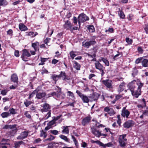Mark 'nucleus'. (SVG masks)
<instances>
[{"mask_svg": "<svg viewBox=\"0 0 148 148\" xmlns=\"http://www.w3.org/2000/svg\"><path fill=\"white\" fill-rule=\"evenodd\" d=\"M126 135H122L119 136V141L121 147H124L127 143V139L126 138Z\"/></svg>", "mask_w": 148, "mask_h": 148, "instance_id": "obj_1", "label": "nucleus"}, {"mask_svg": "<svg viewBox=\"0 0 148 148\" xmlns=\"http://www.w3.org/2000/svg\"><path fill=\"white\" fill-rule=\"evenodd\" d=\"M39 42L37 41L32 43L31 46L34 49V51H30V52L31 55H34L36 54V52L37 50H39Z\"/></svg>", "mask_w": 148, "mask_h": 148, "instance_id": "obj_2", "label": "nucleus"}, {"mask_svg": "<svg viewBox=\"0 0 148 148\" xmlns=\"http://www.w3.org/2000/svg\"><path fill=\"white\" fill-rule=\"evenodd\" d=\"M95 66L96 69L99 70L101 72V75L102 76L105 74L104 71L105 70V67L101 64L99 61H96L95 63Z\"/></svg>", "mask_w": 148, "mask_h": 148, "instance_id": "obj_3", "label": "nucleus"}, {"mask_svg": "<svg viewBox=\"0 0 148 148\" xmlns=\"http://www.w3.org/2000/svg\"><path fill=\"white\" fill-rule=\"evenodd\" d=\"M78 23L80 26L81 22H84L89 20V18L84 13L79 14L78 17Z\"/></svg>", "mask_w": 148, "mask_h": 148, "instance_id": "obj_4", "label": "nucleus"}, {"mask_svg": "<svg viewBox=\"0 0 148 148\" xmlns=\"http://www.w3.org/2000/svg\"><path fill=\"white\" fill-rule=\"evenodd\" d=\"M76 93L81 98L83 102L85 103H88L89 101V99L88 97L86 95L82 94L80 91L77 90Z\"/></svg>", "mask_w": 148, "mask_h": 148, "instance_id": "obj_5", "label": "nucleus"}, {"mask_svg": "<svg viewBox=\"0 0 148 148\" xmlns=\"http://www.w3.org/2000/svg\"><path fill=\"white\" fill-rule=\"evenodd\" d=\"M22 55L21 58L23 61H26L27 60V57H29L31 56V54L27 50L24 49L23 50Z\"/></svg>", "mask_w": 148, "mask_h": 148, "instance_id": "obj_6", "label": "nucleus"}, {"mask_svg": "<svg viewBox=\"0 0 148 148\" xmlns=\"http://www.w3.org/2000/svg\"><path fill=\"white\" fill-rule=\"evenodd\" d=\"M130 114V112L126 109V107H123L121 111V116L124 118L128 119Z\"/></svg>", "mask_w": 148, "mask_h": 148, "instance_id": "obj_7", "label": "nucleus"}, {"mask_svg": "<svg viewBox=\"0 0 148 148\" xmlns=\"http://www.w3.org/2000/svg\"><path fill=\"white\" fill-rule=\"evenodd\" d=\"M91 119L92 117L90 116L85 117L82 120V124L84 126L87 125L90 122Z\"/></svg>", "mask_w": 148, "mask_h": 148, "instance_id": "obj_8", "label": "nucleus"}, {"mask_svg": "<svg viewBox=\"0 0 148 148\" xmlns=\"http://www.w3.org/2000/svg\"><path fill=\"white\" fill-rule=\"evenodd\" d=\"M104 111L107 112L110 116H112L116 114V112L112 108H110L109 107L107 106L104 109Z\"/></svg>", "mask_w": 148, "mask_h": 148, "instance_id": "obj_9", "label": "nucleus"}, {"mask_svg": "<svg viewBox=\"0 0 148 148\" xmlns=\"http://www.w3.org/2000/svg\"><path fill=\"white\" fill-rule=\"evenodd\" d=\"M91 129L92 133L95 136L98 138L101 136V132L98 130L96 127H93Z\"/></svg>", "mask_w": 148, "mask_h": 148, "instance_id": "obj_10", "label": "nucleus"}, {"mask_svg": "<svg viewBox=\"0 0 148 148\" xmlns=\"http://www.w3.org/2000/svg\"><path fill=\"white\" fill-rule=\"evenodd\" d=\"M134 122L133 121L128 120L125 122L123 125L125 128H129L134 126Z\"/></svg>", "mask_w": 148, "mask_h": 148, "instance_id": "obj_11", "label": "nucleus"}, {"mask_svg": "<svg viewBox=\"0 0 148 148\" xmlns=\"http://www.w3.org/2000/svg\"><path fill=\"white\" fill-rule=\"evenodd\" d=\"M103 84L108 88L109 89L113 88L112 81L110 79H106L102 81Z\"/></svg>", "mask_w": 148, "mask_h": 148, "instance_id": "obj_12", "label": "nucleus"}, {"mask_svg": "<svg viewBox=\"0 0 148 148\" xmlns=\"http://www.w3.org/2000/svg\"><path fill=\"white\" fill-rule=\"evenodd\" d=\"M29 134L28 131H24L21 132L20 134L17 137V139L18 140H23L26 138Z\"/></svg>", "mask_w": 148, "mask_h": 148, "instance_id": "obj_13", "label": "nucleus"}, {"mask_svg": "<svg viewBox=\"0 0 148 148\" xmlns=\"http://www.w3.org/2000/svg\"><path fill=\"white\" fill-rule=\"evenodd\" d=\"M41 106L42 107V108L41 109L40 111L42 112L49 111L50 108L49 104L46 103H44Z\"/></svg>", "mask_w": 148, "mask_h": 148, "instance_id": "obj_14", "label": "nucleus"}, {"mask_svg": "<svg viewBox=\"0 0 148 148\" xmlns=\"http://www.w3.org/2000/svg\"><path fill=\"white\" fill-rule=\"evenodd\" d=\"M36 98L38 99H41L45 97L46 95V93L44 92H41L37 89L36 91Z\"/></svg>", "mask_w": 148, "mask_h": 148, "instance_id": "obj_15", "label": "nucleus"}, {"mask_svg": "<svg viewBox=\"0 0 148 148\" xmlns=\"http://www.w3.org/2000/svg\"><path fill=\"white\" fill-rule=\"evenodd\" d=\"M16 126L17 125L16 124L12 125H6L3 127V128L4 129H7L10 128L11 129H12L13 130L15 131L16 132L17 130Z\"/></svg>", "mask_w": 148, "mask_h": 148, "instance_id": "obj_16", "label": "nucleus"}, {"mask_svg": "<svg viewBox=\"0 0 148 148\" xmlns=\"http://www.w3.org/2000/svg\"><path fill=\"white\" fill-rule=\"evenodd\" d=\"M63 27L64 28L66 29V30H70L71 29L72 25L71 24L69 20H67L65 22V23L63 25Z\"/></svg>", "mask_w": 148, "mask_h": 148, "instance_id": "obj_17", "label": "nucleus"}, {"mask_svg": "<svg viewBox=\"0 0 148 148\" xmlns=\"http://www.w3.org/2000/svg\"><path fill=\"white\" fill-rule=\"evenodd\" d=\"M135 82L136 80H134L131 82L128 85V88L130 90L131 92L134 90V89L135 88Z\"/></svg>", "mask_w": 148, "mask_h": 148, "instance_id": "obj_18", "label": "nucleus"}, {"mask_svg": "<svg viewBox=\"0 0 148 148\" xmlns=\"http://www.w3.org/2000/svg\"><path fill=\"white\" fill-rule=\"evenodd\" d=\"M59 78H61L63 80L67 81L70 79V78L66 77V73L63 71L61 72L60 74L59 75Z\"/></svg>", "mask_w": 148, "mask_h": 148, "instance_id": "obj_19", "label": "nucleus"}, {"mask_svg": "<svg viewBox=\"0 0 148 148\" xmlns=\"http://www.w3.org/2000/svg\"><path fill=\"white\" fill-rule=\"evenodd\" d=\"M125 85V84L124 82H123L119 84L117 89V91L119 93L121 92L124 90Z\"/></svg>", "mask_w": 148, "mask_h": 148, "instance_id": "obj_20", "label": "nucleus"}, {"mask_svg": "<svg viewBox=\"0 0 148 148\" xmlns=\"http://www.w3.org/2000/svg\"><path fill=\"white\" fill-rule=\"evenodd\" d=\"M55 121L53 120L49 121L47 124V126L45 128V130L47 131L52 127V126L55 124Z\"/></svg>", "mask_w": 148, "mask_h": 148, "instance_id": "obj_21", "label": "nucleus"}, {"mask_svg": "<svg viewBox=\"0 0 148 148\" xmlns=\"http://www.w3.org/2000/svg\"><path fill=\"white\" fill-rule=\"evenodd\" d=\"M132 95L136 98H137L138 96L141 95V90L137 89L135 91H134L131 92Z\"/></svg>", "mask_w": 148, "mask_h": 148, "instance_id": "obj_22", "label": "nucleus"}, {"mask_svg": "<svg viewBox=\"0 0 148 148\" xmlns=\"http://www.w3.org/2000/svg\"><path fill=\"white\" fill-rule=\"evenodd\" d=\"M11 80L14 82L18 83V79L17 75L15 73L12 75L11 77Z\"/></svg>", "mask_w": 148, "mask_h": 148, "instance_id": "obj_23", "label": "nucleus"}, {"mask_svg": "<svg viewBox=\"0 0 148 148\" xmlns=\"http://www.w3.org/2000/svg\"><path fill=\"white\" fill-rule=\"evenodd\" d=\"M19 28L21 31H25L28 30V28L23 23H20L19 25Z\"/></svg>", "mask_w": 148, "mask_h": 148, "instance_id": "obj_24", "label": "nucleus"}, {"mask_svg": "<svg viewBox=\"0 0 148 148\" xmlns=\"http://www.w3.org/2000/svg\"><path fill=\"white\" fill-rule=\"evenodd\" d=\"M73 67L77 70H79L81 67L80 64L75 61H73Z\"/></svg>", "mask_w": 148, "mask_h": 148, "instance_id": "obj_25", "label": "nucleus"}, {"mask_svg": "<svg viewBox=\"0 0 148 148\" xmlns=\"http://www.w3.org/2000/svg\"><path fill=\"white\" fill-rule=\"evenodd\" d=\"M26 35L27 36H31V37L33 38L36 36L38 34V33L37 32L34 33L33 32H26Z\"/></svg>", "mask_w": 148, "mask_h": 148, "instance_id": "obj_26", "label": "nucleus"}, {"mask_svg": "<svg viewBox=\"0 0 148 148\" xmlns=\"http://www.w3.org/2000/svg\"><path fill=\"white\" fill-rule=\"evenodd\" d=\"M14 148H19L20 145L21 144L25 145V143L22 141H20L15 142L14 143Z\"/></svg>", "mask_w": 148, "mask_h": 148, "instance_id": "obj_27", "label": "nucleus"}, {"mask_svg": "<svg viewBox=\"0 0 148 148\" xmlns=\"http://www.w3.org/2000/svg\"><path fill=\"white\" fill-rule=\"evenodd\" d=\"M142 65L144 67H148V60L147 59H143L142 61Z\"/></svg>", "mask_w": 148, "mask_h": 148, "instance_id": "obj_28", "label": "nucleus"}, {"mask_svg": "<svg viewBox=\"0 0 148 148\" xmlns=\"http://www.w3.org/2000/svg\"><path fill=\"white\" fill-rule=\"evenodd\" d=\"M90 97L92 99V100L95 101L98 99L99 96L97 93H94L92 94Z\"/></svg>", "mask_w": 148, "mask_h": 148, "instance_id": "obj_29", "label": "nucleus"}, {"mask_svg": "<svg viewBox=\"0 0 148 148\" xmlns=\"http://www.w3.org/2000/svg\"><path fill=\"white\" fill-rule=\"evenodd\" d=\"M48 59V58H45L41 57L40 58V60L41 62L38 64V65H43L45 64V62L47 61Z\"/></svg>", "mask_w": 148, "mask_h": 148, "instance_id": "obj_30", "label": "nucleus"}, {"mask_svg": "<svg viewBox=\"0 0 148 148\" xmlns=\"http://www.w3.org/2000/svg\"><path fill=\"white\" fill-rule=\"evenodd\" d=\"M68 127L69 126H63L62 128L63 130H62V132L66 134H68L69 132V130L68 129Z\"/></svg>", "mask_w": 148, "mask_h": 148, "instance_id": "obj_31", "label": "nucleus"}, {"mask_svg": "<svg viewBox=\"0 0 148 148\" xmlns=\"http://www.w3.org/2000/svg\"><path fill=\"white\" fill-rule=\"evenodd\" d=\"M142 103H143V104H138L137 105V107L138 108H143V107H145L146 106V102L145 101V99H143L142 100Z\"/></svg>", "mask_w": 148, "mask_h": 148, "instance_id": "obj_32", "label": "nucleus"}, {"mask_svg": "<svg viewBox=\"0 0 148 148\" xmlns=\"http://www.w3.org/2000/svg\"><path fill=\"white\" fill-rule=\"evenodd\" d=\"M1 115L3 118H7L10 116V114L8 112H2Z\"/></svg>", "mask_w": 148, "mask_h": 148, "instance_id": "obj_33", "label": "nucleus"}, {"mask_svg": "<svg viewBox=\"0 0 148 148\" xmlns=\"http://www.w3.org/2000/svg\"><path fill=\"white\" fill-rule=\"evenodd\" d=\"M118 12L120 18L123 19L124 18L125 15L124 14L123 12L120 9H119V11H118Z\"/></svg>", "mask_w": 148, "mask_h": 148, "instance_id": "obj_34", "label": "nucleus"}, {"mask_svg": "<svg viewBox=\"0 0 148 148\" xmlns=\"http://www.w3.org/2000/svg\"><path fill=\"white\" fill-rule=\"evenodd\" d=\"M0 90H1V94L3 96L5 95L9 91L7 89L3 90L0 89Z\"/></svg>", "mask_w": 148, "mask_h": 148, "instance_id": "obj_35", "label": "nucleus"}, {"mask_svg": "<svg viewBox=\"0 0 148 148\" xmlns=\"http://www.w3.org/2000/svg\"><path fill=\"white\" fill-rule=\"evenodd\" d=\"M71 138L73 139L75 145L76 147L78 148V142L76 140L75 137L74 136L72 135H71Z\"/></svg>", "mask_w": 148, "mask_h": 148, "instance_id": "obj_36", "label": "nucleus"}, {"mask_svg": "<svg viewBox=\"0 0 148 148\" xmlns=\"http://www.w3.org/2000/svg\"><path fill=\"white\" fill-rule=\"evenodd\" d=\"M101 60H102V61L105 63L106 65L107 66H109V62L106 58L101 57Z\"/></svg>", "mask_w": 148, "mask_h": 148, "instance_id": "obj_37", "label": "nucleus"}, {"mask_svg": "<svg viewBox=\"0 0 148 148\" xmlns=\"http://www.w3.org/2000/svg\"><path fill=\"white\" fill-rule=\"evenodd\" d=\"M137 84L138 86L137 89L141 90L142 87L143 86L144 84L141 83L140 81H139L137 83Z\"/></svg>", "mask_w": 148, "mask_h": 148, "instance_id": "obj_38", "label": "nucleus"}, {"mask_svg": "<svg viewBox=\"0 0 148 148\" xmlns=\"http://www.w3.org/2000/svg\"><path fill=\"white\" fill-rule=\"evenodd\" d=\"M40 136L41 137H43L44 138H45L47 136V134L45 132L42 130L40 131Z\"/></svg>", "mask_w": 148, "mask_h": 148, "instance_id": "obj_39", "label": "nucleus"}, {"mask_svg": "<svg viewBox=\"0 0 148 148\" xmlns=\"http://www.w3.org/2000/svg\"><path fill=\"white\" fill-rule=\"evenodd\" d=\"M88 28L90 32H93L95 31V28L93 25H90L88 26Z\"/></svg>", "mask_w": 148, "mask_h": 148, "instance_id": "obj_40", "label": "nucleus"}, {"mask_svg": "<svg viewBox=\"0 0 148 148\" xmlns=\"http://www.w3.org/2000/svg\"><path fill=\"white\" fill-rule=\"evenodd\" d=\"M51 78L54 81H56L59 79V76L55 74H53L51 76Z\"/></svg>", "mask_w": 148, "mask_h": 148, "instance_id": "obj_41", "label": "nucleus"}, {"mask_svg": "<svg viewBox=\"0 0 148 148\" xmlns=\"http://www.w3.org/2000/svg\"><path fill=\"white\" fill-rule=\"evenodd\" d=\"M9 111L10 115V114L14 115L16 114L15 110L13 108H10L9 110Z\"/></svg>", "mask_w": 148, "mask_h": 148, "instance_id": "obj_42", "label": "nucleus"}, {"mask_svg": "<svg viewBox=\"0 0 148 148\" xmlns=\"http://www.w3.org/2000/svg\"><path fill=\"white\" fill-rule=\"evenodd\" d=\"M75 52L73 51H71L70 52V55L72 59H73L76 56L75 54Z\"/></svg>", "mask_w": 148, "mask_h": 148, "instance_id": "obj_43", "label": "nucleus"}, {"mask_svg": "<svg viewBox=\"0 0 148 148\" xmlns=\"http://www.w3.org/2000/svg\"><path fill=\"white\" fill-rule=\"evenodd\" d=\"M138 73V71L136 68H134L133 69L132 73V76L134 77Z\"/></svg>", "mask_w": 148, "mask_h": 148, "instance_id": "obj_44", "label": "nucleus"}, {"mask_svg": "<svg viewBox=\"0 0 148 148\" xmlns=\"http://www.w3.org/2000/svg\"><path fill=\"white\" fill-rule=\"evenodd\" d=\"M82 43L83 46L87 48H88L90 46V45H89V43L88 41H86L85 42H83Z\"/></svg>", "mask_w": 148, "mask_h": 148, "instance_id": "obj_45", "label": "nucleus"}, {"mask_svg": "<svg viewBox=\"0 0 148 148\" xmlns=\"http://www.w3.org/2000/svg\"><path fill=\"white\" fill-rule=\"evenodd\" d=\"M60 137L66 142H69V139L66 136L62 135H61L60 136Z\"/></svg>", "mask_w": 148, "mask_h": 148, "instance_id": "obj_46", "label": "nucleus"}, {"mask_svg": "<svg viewBox=\"0 0 148 148\" xmlns=\"http://www.w3.org/2000/svg\"><path fill=\"white\" fill-rule=\"evenodd\" d=\"M7 3L5 0H0V6L6 5L7 4Z\"/></svg>", "mask_w": 148, "mask_h": 148, "instance_id": "obj_47", "label": "nucleus"}, {"mask_svg": "<svg viewBox=\"0 0 148 148\" xmlns=\"http://www.w3.org/2000/svg\"><path fill=\"white\" fill-rule=\"evenodd\" d=\"M126 41L129 45H131L132 43L133 40L132 39H130L129 38H126Z\"/></svg>", "mask_w": 148, "mask_h": 148, "instance_id": "obj_48", "label": "nucleus"}, {"mask_svg": "<svg viewBox=\"0 0 148 148\" xmlns=\"http://www.w3.org/2000/svg\"><path fill=\"white\" fill-rule=\"evenodd\" d=\"M67 96L71 97L72 98H74V95L73 92L70 91H68L67 92Z\"/></svg>", "mask_w": 148, "mask_h": 148, "instance_id": "obj_49", "label": "nucleus"}, {"mask_svg": "<svg viewBox=\"0 0 148 148\" xmlns=\"http://www.w3.org/2000/svg\"><path fill=\"white\" fill-rule=\"evenodd\" d=\"M112 145V144L111 143H109L106 144L103 143L102 147L103 148H106V147H111Z\"/></svg>", "mask_w": 148, "mask_h": 148, "instance_id": "obj_50", "label": "nucleus"}, {"mask_svg": "<svg viewBox=\"0 0 148 148\" xmlns=\"http://www.w3.org/2000/svg\"><path fill=\"white\" fill-rule=\"evenodd\" d=\"M88 42L89 43V45H90H90H94L96 43V42L95 41V39L92 40H90Z\"/></svg>", "mask_w": 148, "mask_h": 148, "instance_id": "obj_51", "label": "nucleus"}, {"mask_svg": "<svg viewBox=\"0 0 148 148\" xmlns=\"http://www.w3.org/2000/svg\"><path fill=\"white\" fill-rule=\"evenodd\" d=\"M54 138L55 137L53 136L52 135H50V137L46 139L45 140L46 141H47L48 140L51 141L53 140Z\"/></svg>", "mask_w": 148, "mask_h": 148, "instance_id": "obj_52", "label": "nucleus"}, {"mask_svg": "<svg viewBox=\"0 0 148 148\" xmlns=\"http://www.w3.org/2000/svg\"><path fill=\"white\" fill-rule=\"evenodd\" d=\"M137 50L138 52L140 53L141 54L143 53V50L142 47H138Z\"/></svg>", "mask_w": 148, "mask_h": 148, "instance_id": "obj_53", "label": "nucleus"}, {"mask_svg": "<svg viewBox=\"0 0 148 148\" xmlns=\"http://www.w3.org/2000/svg\"><path fill=\"white\" fill-rule=\"evenodd\" d=\"M32 103L31 101H26L24 102V104L26 107H28Z\"/></svg>", "mask_w": 148, "mask_h": 148, "instance_id": "obj_54", "label": "nucleus"}, {"mask_svg": "<svg viewBox=\"0 0 148 148\" xmlns=\"http://www.w3.org/2000/svg\"><path fill=\"white\" fill-rule=\"evenodd\" d=\"M24 115L28 118L30 119L31 118V116L27 111H26L25 112Z\"/></svg>", "mask_w": 148, "mask_h": 148, "instance_id": "obj_55", "label": "nucleus"}, {"mask_svg": "<svg viewBox=\"0 0 148 148\" xmlns=\"http://www.w3.org/2000/svg\"><path fill=\"white\" fill-rule=\"evenodd\" d=\"M143 59V57H140L138 58L135 61V63L136 64H138L140 62V61Z\"/></svg>", "mask_w": 148, "mask_h": 148, "instance_id": "obj_56", "label": "nucleus"}, {"mask_svg": "<svg viewBox=\"0 0 148 148\" xmlns=\"http://www.w3.org/2000/svg\"><path fill=\"white\" fill-rule=\"evenodd\" d=\"M50 132L53 134L56 135L58 134V132L56 130H51Z\"/></svg>", "mask_w": 148, "mask_h": 148, "instance_id": "obj_57", "label": "nucleus"}, {"mask_svg": "<svg viewBox=\"0 0 148 148\" xmlns=\"http://www.w3.org/2000/svg\"><path fill=\"white\" fill-rule=\"evenodd\" d=\"M60 94L61 95V97H60L61 98L63 99L65 97V95L64 93L61 92V90L60 91Z\"/></svg>", "mask_w": 148, "mask_h": 148, "instance_id": "obj_58", "label": "nucleus"}, {"mask_svg": "<svg viewBox=\"0 0 148 148\" xmlns=\"http://www.w3.org/2000/svg\"><path fill=\"white\" fill-rule=\"evenodd\" d=\"M143 113L145 115H148V107L146 108V109L143 111Z\"/></svg>", "mask_w": 148, "mask_h": 148, "instance_id": "obj_59", "label": "nucleus"}, {"mask_svg": "<svg viewBox=\"0 0 148 148\" xmlns=\"http://www.w3.org/2000/svg\"><path fill=\"white\" fill-rule=\"evenodd\" d=\"M114 30L113 28H109L108 29L106 30H105V32H109L110 33H113L114 32Z\"/></svg>", "mask_w": 148, "mask_h": 148, "instance_id": "obj_60", "label": "nucleus"}, {"mask_svg": "<svg viewBox=\"0 0 148 148\" xmlns=\"http://www.w3.org/2000/svg\"><path fill=\"white\" fill-rule=\"evenodd\" d=\"M51 111H49L47 113V114L46 115V119H47L49 118L51 116Z\"/></svg>", "mask_w": 148, "mask_h": 148, "instance_id": "obj_61", "label": "nucleus"}, {"mask_svg": "<svg viewBox=\"0 0 148 148\" xmlns=\"http://www.w3.org/2000/svg\"><path fill=\"white\" fill-rule=\"evenodd\" d=\"M41 140L40 138H38L36 139L34 141V143H39L41 141Z\"/></svg>", "mask_w": 148, "mask_h": 148, "instance_id": "obj_62", "label": "nucleus"}, {"mask_svg": "<svg viewBox=\"0 0 148 148\" xmlns=\"http://www.w3.org/2000/svg\"><path fill=\"white\" fill-rule=\"evenodd\" d=\"M14 55L16 57H18L19 56V52L18 50H15L14 52Z\"/></svg>", "mask_w": 148, "mask_h": 148, "instance_id": "obj_63", "label": "nucleus"}, {"mask_svg": "<svg viewBox=\"0 0 148 148\" xmlns=\"http://www.w3.org/2000/svg\"><path fill=\"white\" fill-rule=\"evenodd\" d=\"M22 1V0H18L14 2L13 3V5H15L18 4L19 3Z\"/></svg>", "mask_w": 148, "mask_h": 148, "instance_id": "obj_64", "label": "nucleus"}]
</instances>
